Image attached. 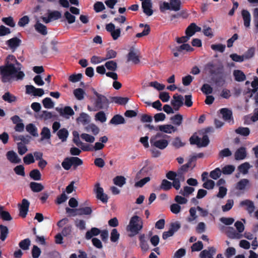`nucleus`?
<instances>
[{"label":"nucleus","instance_id":"obj_25","mask_svg":"<svg viewBox=\"0 0 258 258\" xmlns=\"http://www.w3.org/2000/svg\"><path fill=\"white\" fill-rule=\"evenodd\" d=\"M101 232V230L97 228H92L88 230L85 235V238L87 240L91 239L93 236L98 235Z\"/></svg>","mask_w":258,"mask_h":258},{"label":"nucleus","instance_id":"obj_47","mask_svg":"<svg viewBox=\"0 0 258 258\" xmlns=\"http://www.w3.org/2000/svg\"><path fill=\"white\" fill-rule=\"evenodd\" d=\"M77 120L78 122H81L83 124H86L89 121V116L85 113H82Z\"/></svg>","mask_w":258,"mask_h":258},{"label":"nucleus","instance_id":"obj_50","mask_svg":"<svg viewBox=\"0 0 258 258\" xmlns=\"http://www.w3.org/2000/svg\"><path fill=\"white\" fill-rule=\"evenodd\" d=\"M238 134L244 136H247L250 133L249 129L248 127H239L235 131Z\"/></svg>","mask_w":258,"mask_h":258},{"label":"nucleus","instance_id":"obj_57","mask_svg":"<svg viewBox=\"0 0 258 258\" xmlns=\"http://www.w3.org/2000/svg\"><path fill=\"white\" fill-rule=\"evenodd\" d=\"M61 13L57 11L49 12V22L52 20H57L61 17Z\"/></svg>","mask_w":258,"mask_h":258},{"label":"nucleus","instance_id":"obj_30","mask_svg":"<svg viewBox=\"0 0 258 258\" xmlns=\"http://www.w3.org/2000/svg\"><path fill=\"white\" fill-rule=\"evenodd\" d=\"M30 187L32 191L35 192H40L44 189V186L41 183L36 182H30Z\"/></svg>","mask_w":258,"mask_h":258},{"label":"nucleus","instance_id":"obj_4","mask_svg":"<svg viewBox=\"0 0 258 258\" xmlns=\"http://www.w3.org/2000/svg\"><path fill=\"white\" fill-rule=\"evenodd\" d=\"M159 7L162 12L166 10L177 12L181 9V2L180 0H169V3L164 2L160 3Z\"/></svg>","mask_w":258,"mask_h":258},{"label":"nucleus","instance_id":"obj_52","mask_svg":"<svg viewBox=\"0 0 258 258\" xmlns=\"http://www.w3.org/2000/svg\"><path fill=\"white\" fill-rule=\"evenodd\" d=\"M95 119L98 120L102 123H103L106 121V116L105 113L103 111H99L95 115Z\"/></svg>","mask_w":258,"mask_h":258},{"label":"nucleus","instance_id":"obj_62","mask_svg":"<svg viewBox=\"0 0 258 258\" xmlns=\"http://www.w3.org/2000/svg\"><path fill=\"white\" fill-rule=\"evenodd\" d=\"M203 248V244L202 241H199L194 243L191 247L192 251H199Z\"/></svg>","mask_w":258,"mask_h":258},{"label":"nucleus","instance_id":"obj_24","mask_svg":"<svg viewBox=\"0 0 258 258\" xmlns=\"http://www.w3.org/2000/svg\"><path fill=\"white\" fill-rule=\"evenodd\" d=\"M127 60L131 61L133 63L137 64L139 62V58L137 52L134 49H131L127 56Z\"/></svg>","mask_w":258,"mask_h":258},{"label":"nucleus","instance_id":"obj_38","mask_svg":"<svg viewBox=\"0 0 258 258\" xmlns=\"http://www.w3.org/2000/svg\"><path fill=\"white\" fill-rule=\"evenodd\" d=\"M249 181L247 179H241L236 184V188L238 190H244L248 185Z\"/></svg>","mask_w":258,"mask_h":258},{"label":"nucleus","instance_id":"obj_56","mask_svg":"<svg viewBox=\"0 0 258 258\" xmlns=\"http://www.w3.org/2000/svg\"><path fill=\"white\" fill-rule=\"evenodd\" d=\"M211 48L216 51L223 52L225 49V45L222 44H212Z\"/></svg>","mask_w":258,"mask_h":258},{"label":"nucleus","instance_id":"obj_6","mask_svg":"<svg viewBox=\"0 0 258 258\" xmlns=\"http://www.w3.org/2000/svg\"><path fill=\"white\" fill-rule=\"evenodd\" d=\"M83 164L82 160L76 157L66 158L61 163L62 167L66 170H69L72 166H78Z\"/></svg>","mask_w":258,"mask_h":258},{"label":"nucleus","instance_id":"obj_45","mask_svg":"<svg viewBox=\"0 0 258 258\" xmlns=\"http://www.w3.org/2000/svg\"><path fill=\"white\" fill-rule=\"evenodd\" d=\"M75 97L79 100H82L84 98L85 92L81 88H78L74 90Z\"/></svg>","mask_w":258,"mask_h":258},{"label":"nucleus","instance_id":"obj_13","mask_svg":"<svg viewBox=\"0 0 258 258\" xmlns=\"http://www.w3.org/2000/svg\"><path fill=\"white\" fill-rule=\"evenodd\" d=\"M142 8L143 12L148 16H151L153 13L152 9V3L151 0H144L142 3Z\"/></svg>","mask_w":258,"mask_h":258},{"label":"nucleus","instance_id":"obj_20","mask_svg":"<svg viewBox=\"0 0 258 258\" xmlns=\"http://www.w3.org/2000/svg\"><path fill=\"white\" fill-rule=\"evenodd\" d=\"M8 160L13 163H19L21 160L19 158L17 154L14 151H9L6 154Z\"/></svg>","mask_w":258,"mask_h":258},{"label":"nucleus","instance_id":"obj_1","mask_svg":"<svg viewBox=\"0 0 258 258\" xmlns=\"http://www.w3.org/2000/svg\"><path fill=\"white\" fill-rule=\"evenodd\" d=\"M20 67H16L14 63L5 62L4 66H0V75L2 82L5 83L10 82L12 78L22 80L25 77L23 72L20 71Z\"/></svg>","mask_w":258,"mask_h":258},{"label":"nucleus","instance_id":"obj_3","mask_svg":"<svg viewBox=\"0 0 258 258\" xmlns=\"http://www.w3.org/2000/svg\"><path fill=\"white\" fill-rule=\"evenodd\" d=\"M143 228V221L138 216H134L130 221L129 224L126 227L127 231L130 232V236H134L137 235Z\"/></svg>","mask_w":258,"mask_h":258},{"label":"nucleus","instance_id":"obj_32","mask_svg":"<svg viewBox=\"0 0 258 258\" xmlns=\"http://www.w3.org/2000/svg\"><path fill=\"white\" fill-rule=\"evenodd\" d=\"M57 136L62 142H65L68 137L69 132L67 129L63 128L58 131Z\"/></svg>","mask_w":258,"mask_h":258},{"label":"nucleus","instance_id":"obj_43","mask_svg":"<svg viewBox=\"0 0 258 258\" xmlns=\"http://www.w3.org/2000/svg\"><path fill=\"white\" fill-rule=\"evenodd\" d=\"M105 67L107 70L112 72L116 71L117 68L116 62L113 60H109L106 62Z\"/></svg>","mask_w":258,"mask_h":258},{"label":"nucleus","instance_id":"obj_51","mask_svg":"<svg viewBox=\"0 0 258 258\" xmlns=\"http://www.w3.org/2000/svg\"><path fill=\"white\" fill-rule=\"evenodd\" d=\"M221 169L219 168H217L211 171L210 176L213 179H217L221 176Z\"/></svg>","mask_w":258,"mask_h":258},{"label":"nucleus","instance_id":"obj_7","mask_svg":"<svg viewBox=\"0 0 258 258\" xmlns=\"http://www.w3.org/2000/svg\"><path fill=\"white\" fill-rule=\"evenodd\" d=\"M189 141L191 144L197 145L199 147H206L209 143V139L207 135L204 136L202 138L192 136L190 137Z\"/></svg>","mask_w":258,"mask_h":258},{"label":"nucleus","instance_id":"obj_59","mask_svg":"<svg viewBox=\"0 0 258 258\" xmlns=\"http://www.w3.org/2000/svg\"><path fill=\"white\" fill-rule=\"evenodd\" d=\"M81 138L85 141L92 143L95 141V138L93 136L89 134L83 133L81 135Z\"/></svg>","mask_w":258,"mask_h":258},{"label":"nucleus","instance_id":"obj_12","mask_svg":"<svg viewBox=\"0 0 258 258\" xmlns=\"http://www.w3.org/2000/svg\"><path fill=\"white\" fill-rule=\"evenodd\" d=\"M26 93L28 94H32L35 96L40 97L44 94V90L41 88H36L32 85H26Z\"/></svg>","mask_w":258,"mask_h":258},{"label":"nucleus","instance_id":"obj_63","mask_svg":"<svg viewBox=\"0 0 258 258\" xmlns=\"http://www.w3.org/2000/svg\"><path fill=\"white\" fill-rule=\"evenodd\" d=\"M31 253L33 258H38L41 253V250L37 246L34 245Z\"/></svg>","mask_w":258,"mask_h":258},{"label":"nucleus","instance_id":"obj_14","mask_svg":"<svg viewBox=\"0 0 258 258\" xmlns=\"http://www.w3.org/2000/svg\"><path fill=\"white\" fill-rule=\"evenodd\" d=\"M220 113L224 120L230 123H233L234 121L232 118V112L230 109L226 108H222L220 110Z\"/></svg>","mask_w":258,"mask_h":258},{"label":"nucleus","instance_id":"obj_11","mask_svg":"<svg viewBox=\"0 0 258 258\" xmlns=\"http://www.w3.org/2000/svg\"><path fill=\"white\" fill-rule=\"evenodd\" d=\"M183 100L184 98L182 96L177 94L173 95V99L171 101V104L175 110H178L180 107L183 105Z\"/></svg>","mask_w":258,"mask_h":258},{"label":"nucleus","instance_id":"obj_5","mask_svg":"<svg viewBox=\"0 0 258 258\" xmlns=\"http://www.w3.org/2000/svg\"><path fill=\"white\" fill-rule=\"evenodd\" d=\"M161 134L157 133L150 139V144L152 147H155L160 150H163L168 145V141L163 138H161Z\"/></svg>","mask_w":258,"mask_h":258},{"label":"nucleus","instance_id":"obj_46","mask_svg":"<svg viewBox=\"0 0 258 258\" xmlns=\"http://www.w3.org/2000/svg\"><path fill=\"white\" fill-rule=\"evenodd\" d=\"M197 210V208H196L195 207H192L189 209V212L190 216L187 218V221L189 222H192L197 218V216L196 215Z\"/></svg>","mask_w":258,"mask_h":258},{"label":"nucleus","instance_id":"obj_39","mask_svg":"<svg viewBox=\"0 0 258 258\" xmlns=\"http://www.w3.org/2000/svg\"><path fill=\"white\" fill-rule=\"evenodd\" d=\"M87 132H91L94 135H97L99 132V128L94 124H90L85 127Z\"/></svg>","mask_w":258,"mask_h":258},{"label":"nucleus","instance_id":"obj_10","mask_svg":"<svg viewBox=\"0 0 258 258\" xmlns=\"http://www.w3.org/2000/svg\"><path fill=\"white\" fill-rule=\"evenodd\" d=\"M94 191L98 199L100 200L104 203L107 202V195L104 193L103 189L100 186V184L99 183L95 184Z\"/></svg>","mask_w":258,"mask_h":258},{"label":"nucleus","instance_id":"obj_58","mask_svg":"<svg viewBox=\"0 0 258 258\" xmlns=\"http://www.w3.org/2000/svg\"><path fill=\"white\" fill-rule=\"evenodd\" d=\"M172 187V183L171 182L167 180L166 179H163L160 185V188L164 190H169Z\"/></svg>","mask_w":258,"mask_h":258},{"label":"nucleus","instance_id":"obj_17","mask_svg":"<svg viewBox=\"0 0 258 258\" xmlns=\"http://www.w3.org/2000/svg\"><path fill=\"white\" fill-rule=\"evenodd\" d=\"M201 31V28L198 26L195 23H192L186 28L185 30V34L190 37L193 36L196 32H200Z\"/></svg>","mask_w":258,"mask_h":258},{"label":"nucleus","instance_id":"obj_16","mask_svg":"<svg viewBox=\"0 0 258 258\" xmlns=\"http://www.w3.org/2000/svg\"><path fill=\"white\" fill-rule=\"evenodd\" d=\"M240 207H245V209L250 214H252L255 209L254 203L249 200H245L240 202Z\"/></svg>","mask_w":258,"mask_h":258},{"label":"nucleus","instance_id":"obj_64","mask_svg":"<svg viewBox=\"0 0 258 258\" xmlns=\"http://www.w3.org/2000/svg\"><path fill=\"white\" fill-rule=\"evenodd\" d=\"M253 21L255 26V32H258V8L253 10Z\"/></svg>","mask_w":258,"mask_h":258},{"label":"nucleus","instance_id":"obj_49","mask_svg":"<svg viewBox=\"0 0 258 258\" xmlns=\"http://www.w3.org/2000/svg\"><path fill=\"white\" fill-rule=\"evenodd\" d=\"M235 170V167L233 165H228L224 166L222 169V172L224 174H231Z\"/></svg>","mask_w":258,"mask_h":258},{"label":"nucleus","instance_id":"obj_48","mask_svg":"<svg viewBox=\"0 0 258 258\" xmlns=\"http://www.w3.org/2000/svg\"><path fill=\"white\" fill-rule=\"evenodd\" d=\"M171 119L175 125L179 126L182 123L183 117L181 114H178L172 117Z\"/></svg>","mask_w":258,"mask_h":258},{"label":"nucleus","instance_id":"obj_18","mask_svg":"<svg viewBox=\"0 0 258 258\" xmlns=\"http://www.w3.org/2000/svg\"><path fill=\"white\" fill-rule=\"evenodd\" d=\"M226 233L227 236L231 239H239L243 237V235L242 234L237 233V232L231 227H228L226 228Z\"/></svg>","mask_w":258,"mask_h":258},{"label":"nucleus","instance_id":"obj_40","mask_svg":"<svg viewBox=\"0 0 258 258\" xmlns=\"http://www.w3.org/2000/svg\"><path fill=\"white\" fill-rule=\"evenodd\" d=\"M26 130L32 136L34 137L38 136L37 130L36 126L33 123H29L26 125Z\"/></svg>","mask_w":258,"mask_h":258},{"label":"nucleus","instance_id":"obj_26","mask_svg":"<svg viewBox=\"0 0 258 258\" xmlns=\"http://www.w3.org/2000/svg\"><path fill=\"white\" fill-rule=\"evenodd\" d=\"M36 31L39 33L45 35L47 33V27L43 24L40 23L39 21H37L34 25Z\"/></svg>","mask_w":258,"mask_h":258},{"label":"nucleus","instance_id":"obj_33","mask_svg":"<svg viewBox=\"0 0 258 258\" xmlns=\"http://www.w3.org/2000/svg\"><path fill=\"white\" fill-rule=\"evenodd\" d=\"M140 241V246L143 251H146L149 249V245L147 241L145 239V234H141L139 237Z\"/></svg>","mask_w":258,"mask_h":258},{"label":"nucleus","instance_id":"obj_34","mask_svg":"<svg viewBox=\"0 0 258 258\" xmlns=\"http://www.w3.org/2000/svg\"><path fill=\"white\" fill-rule=\"evenodd\" d=\"M195 191V188L192 187L185 186L183 189H181L179 194L182 195L183 196L185 197H188L190 195H191Z\"/></svg>","mask_w":258,"mask_h":258},{"label":"nucleus","instance_id":"obj_42","mask_svg":"<svg viewBox=\"0 0 258 258\" xmlns=\"http://www.w3.org/2000/svg\"><path fill=\"white\" fill-rule=\"evenodd\" d=\"M31 241L29 238H26L24 240H21L19 243V247L23 250H28L30 245Z\"/></svg>","mask_w":258,"mask_h":258},{"label":"nucleus","instance_id":"obj_15","mask_svg":"<svg viewBox=\"0 0 258 258\" xmlns=\"http://www.w3.org/2000/svg\"><path fill=\"white\" fill-rule=\"evenodd\" d=\"M216 252V248L214 247H209L207 249L202 250L200 254V258H214V255Z\"/></svg>","mask_w":258,"mask_h":258},{"label":"nucleus","instance_id":"obj_41","mask_svg":"<svg viewBox=\"0 0 258 258\" xmlns=\"http://www.w3.org/2000/svg\"><path fill=\"white\" fill-rule=\"evenodd\" d=\"M112 101L113 102L119 105H124L128 102V98L127 97L116 96L113 97Z\"/></svg>","mask_w":258,"mask_h":258},{"label":"nucleus","instance_id":"obj_28","mask_svg":"<svg viewBox=\"0 0 258 258\" xmlns=\"http://www.w3.org/2000/svg\"><path fill=\"white\" fill-rule=\"evenodd\" d=\"M124 122V118L121 115L118 114L114 115L110 121V124L114 125L123 124Z\"/></svg>","mask_w":258,"mask_h":258},{"label":"nucleus","instance_id":"obj_22","mask_svg":"<svg viewBox=\"0 0 258 258\" xmlns=\"http://www.w3.org/2000/svg\"><path fill=\"white\" fill-rule=\"evenodd\" d=\"M241 15L244 22V25L245 27L248 28L250 26L251 21V15L250 13L245 10L241 12Z\"/></svg>","mask_w":258,"mask_h":258},{"label":"nucleus","instance_id":"obj_31","mask_svg":"<svg viewBox=\"0 0 258 258\" xmlns=\"http://www.w3.org/2000/svg\"><path fill=\"white\" fill-rule=\"evenodd\" d=\"M9 234V229L6 226L3 225H0V239L4 241Z\"/></svg>","mask_w":258,"mask_h":258},{"label":"nucleus","instance_id":"obj_27","mask_svg":"<svg viewBox=\"0 0 258 258\" xmlns=\"http://www.w3.org/2000/svg\"><path fill=\"white\" fill-rule=\"evenodd\" d=\"M233 75L235 81L237 82H243L246 79L245 74L240 70H234L233 71Z\"/></svg>","mask_w":258,"mask_h":258},{"label":"nucleus","instance_id":"obj_2","mask_svg":"<svg viewBox=\"0 0 258 258\" xmlns=\"http://www.w3.org/2000/svg\"><path fill=\"white\" fill-rule=\"evenodd\" d=\"M95 96L91 98L92 106H88V109L90 111H96L101 109H105L108 107L109 101L104 95L97 92L93 89Z\"/></svg>","mask_w":258,"mask_h":258},{"label":"nucleus","instance_id":"obj_37","mask_svg":"<svg viewBox=\"0 0 258 258\" xmlns=\"http://www.w3.org/2000/svg\"><path fill=\"white\" fill-rule=\"evenodd\" d=\"M251 166L248 162H244L238 167L239 172L243 174H246L248 173L249 169L251 168Z\"/></svg>","mask_w":258,"mask_h":258},{"label":"nucleus","instance_id":"obj_19","mask_svg":"<svg viewBox=\"0 0 258 258\" xmlns=\"http://www.w3.org/2000/svg\"><path fill=\"white\" fill-rule=\"evenodd\" d=\"M56 110L59 113V114L67 118H69L70 116L73 115L74 114V112L73 109L69 106H66L63 108H56Z\"/></svg>","mask_w":258,"mask_h":258},{"label":"nucleus","instance_id":"obj_21","mask_svg":"<svg viewBox=\"0 0 258 258\" xmlns=\"http://www.w3.org/2000/svg\"><path fill=\"white\" fill-rule=\"evenodd\" d=\"M21 43V40L16 37H13L7 40L6 42L7 45L11 49H16L17 47L20 46Z\"/></svg>","mask_w":258,"mask_h":258},{"label":"nucleus","instance_id":"obj_9","mask_svg":"<svg viewBox=\"0 0 258 258\" xmlns=\"http://www.w3.org/2000/svg\"><path fill=\"white\" fill-rule=\"evenodd\" d=\"M30 206L29 202L26 199H23L21 204H18L19 208V216L25 218L27 215Z\"/></svg>","mask_w":258,"mask_h":258},{"label":"nucleus","instance_id":"obj_29","mask_svg":"<svg viewBox=\"0 0 258 258\" xmlns=\"http://www.w3.org/2000/svg\"><path fill=\"white\" fill-rule=\"evenodd\" d=\"M246 155V153L245 148L241 147L236 151L235 158L236 160H242L245 158Z\"/></svg>","mask_w":258,"mask_h":258},{"label":"nucleus","instance_id":"obj_44","mask_svg":"<svg viewBox=\"0 0 258 258\" xmlns=\"http://www.w3.org/2000/svg\"><path fill=\"white\" fill-rule=\"evenodd\" d=\"M113 183L119 187H122L125 183V178L122 176H117L113 179Z\"/></svg>","mask_w":258,"mask_h":258},{"label":"nucleus","instance_id":"obj_55","mask_svg":"<svg viewBox=\"0 0 258 258\" xmlns=\"http://www.w3.org/2000/svg\"><path fill=\"white\" fill-rule=\"evenodd\" d=\"M14 170L16 174L21 175L22 176H24L25 175V168L23 165H20L16 166Z\"/></svg>","mask_w":258,"mask_h":258},{"label":"nucleus","instance_id":"obj_54","mask_svg":"<svg viewBox=\"0 0 258 258\" xmlns=\"http://www.w3.org/2000/svg\"><path fill=\"white\" fill-rule=\"evenodd\" d=\"M23 161L26 165H29L34 163L35 160L32 154H28L23 158Z\"/></svg>","mask_w":258,"mask_h":258},{"label":"nucleus","instance_id":"obj_36","mask_svg":"<svg viewBox=\"0 0 258 258\" xmlns=\"http://www.w3.org/2000/svg\"><path fill=\"white\" fill-rule=\"evenodd\" d=\"M29 176L30 178L34 180H40L41 179V174L39 170L37 169H33L30 172Z\"/></svg>","mask_w":258,"mask_h":258},{"label":"nucleus","instance_id":"obj_8","mask_svg":"<svg viewBox=\"0 0 258 258\" xmlns=\"http://www.w3.org/2000/svg\"><path fill=\"white\" fill-rule=\"evenodd\" d=\"M106 30L110 33L113 40H117L120 36L121 29L119 28H115L114 24L110 23L106 25Z\"/></svg>","mask_w":258,"mask_h":258},{"label":"nucleus","instance_id":"obj_61","mask_svg":"<svg viewBox=\"0 0 258 258\" xmlns=\"http://www.w3.org/2000/svg\"><path fill=\"white\" fill-rule=\"evenodd\" d=\"M2 21L5 24L11 27H14L15 26V23L14 22L13 18L12 17L3 18L2 19Z\"/></svg>","mask_w":258,"mask_h":258},{"label":"nucleus","instance_id":"obj_23","mask_svg":"<svg viewBox=\"0 0 258 258\" xmlns=\"http://www.w3.org/2000/svg\"><path fill=\"white\" fill-rule=\"evenodd\" d=\"M159 130L166 134H171L176 131V128L171 124L159 125Z\"/></svg>","mask_w":258,"mask_h":258},{"label":"nucleus","instance_id":"obj_53","mask_svg":"<svg viewBox=\"0 0 258 258\" xmlns=\"http://www.w3.org/2000/svg\"><path fill=\"white\" fill-rule=\"evenodd\" d=\"M234 201L233 200H228L226 204L222 206V210L223 212H227L229 211L233 206Z\"/></svg>","mask_w":258,"mask_h":258},{"label":"nucleus","instance_id":"obj_35","mask_svg":"<svg viewBox=\"0 0 258 258\" xmlns=\"http://www.w3.org/2000/svg\"><path fill=\"white\" fill-rule=\"evenodd\" d=\"M2 99L8 103H12L16 101V97L9 92L5 93L2 96Z\"/></svg>","mask_w":258,"mask_h":258},{"label":"nucleus","instance_id":"obj_60","mask_svg":"<svg viewBox=\"0 0 258 258\" xmlns=\"http://www.w3.org/2000/svg\"><path fill=\"white\" fill-rule=\"evenodd\" d=\"M149 85L151 87H154L155 89L158 91H161L164 89L165 86L163 84H160L157 81L151 82L150 83Z\"/></svg>","mask_w":258,"mask_h":258}]
</instances>
